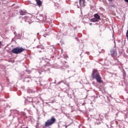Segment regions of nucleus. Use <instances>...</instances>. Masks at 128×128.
<instances>
[{"instance_id":"2eb2a0df","label":"nucleus","mask_w":128,"mask_h":128,"mask_svg":"<svg viewBox=\"0 0 128 128\" xmlns=\"http://www.w3.org/2000/svg\"><path fill=\"white\" fill-rule=\"evenodd\" d=\"M37 34H39V33H38Z\"/></svg>"},{"instance_id":"20e7f679","label":"nucleus","mask_w":128,"mask_h":128,"mask_svg":"<svg viewBox=\"0 0 128 128\" xmlns=\"http://www.w3.org/2000/svg\"><path fill=\"white\" fill-rule=\"evenodd\" d=\"M94 18L96 19L97 20H100V16L98 14H94Z\"/></svg>"},{"instance_id":"4468645a","label":"nucleus","mask_w":128,"mask_h":128,"mask_svg":"<svg viewBox=\"0 0 128 128\" xmlns=\"http://www.w3.org/2000/svg\"><path fill=\"white\" fill-rule=\"evenodd\" d=\"M92 23H90V26H92Z\"/></svg>"},{"instance_id":"dca6fc26","label":"nucleus","mask_w":128,"mask_h":128,"mask_svg":"<svg viewBox=\"0 0 128 128\" xmlns=\"http://www.w3.org/2000/svg\"><path fill=\"white\" fill-rule=\"evenodd\" d=\"M68 128V126H66V128Z\"/></svg>"},{"instance_id":"6e6552de","label":"nucleus","mask_w":128,"mask_h":128,"mask_svg":"<svg viewBox=\"0 0 128 128\" xmlns=\"http://www.w3.org/2000/svg\"><path fill=\"white\" fill-rule=\"evenodd\" d=\"M90 22H98V20L96 19V18H92L90 20Z\"/></svg>"},{"instance_id":"0eeeda50","label":"nucleus","mask_w":128,"mask_h":128,"mask_svg":"<svg viewBox=\"0 0 128 128\" xmlns=\"http://www.w3.org/2000/svg\"><path fill=\"white\" fill-rule=\"evenodd\" d=\"M20 16H24L26 14V12H24L22 10L20 11Z\"/></svg>"},{"instance_id":"423d86ee","label":"nucleus","mask_w":128,"mask_h":128,"mask_svg":"<svg viewBox=\"0 0 128 128\" xmlns=\"http://www.w3.org/2000/svg\"><path fill=\"white\" fill-rule=\"evenodd\" d=\"M36 4H38V6H42V1H40V0H36Z\"/></svg>"},{"instance_id":"f03ea898","label":"nucleus","mask_w":128,"mask_h":128,"mask_svg":"<svg viewBox=\"0 0 128 128\" xmlns=\"http://www.w3.org/2000/svg\"><path fill=\"white\" fill-rule=\"evenodd\" d=\"M24 50H26L22 48L16 47L13 48L11 52H12V54H22Z\"/></svg>"},{"instance_id":"f8f14e48","label":"nucleus","mask_w":128,"mask_h":128,"mask_svg":"<svg viewBox=\"0 0 128 128\" xmlns=\"http://www.w3.org/2000/svg\"><path fill=\"white\" fill-rule=\"evenodd\" d=\"M109 2H112V0H108Z\"/></svg>"},{"instance_id":"39448f33","label":"nucleus","mask_w":128,"mask_h":128,"mask_svg":"<svg viewBox=\"0 0 128 128\" xmlns=\"http://www.w3.org/2000/svg\"><path fill=\"white\" fill-rule=\"evenodd\" d=\"M114 49H112L110 51V56H112V58H114Z\"/></svg>"},{"instance_id":"ddd939ff","label":"nucleus","mask_w":128,"mask_h":128,"mask_svg":"<svg viewBox=\"0 0 128 128\" xmlns=\"http://www.w3.org/2000/svg\"><path fill=\"white\" fill-rule=\"evenodd\" d=\"M1 44H2V42H0V45H1Z\"/></svg>"},{"instance_id":"1a4fd4ad","label":"nucleus","mask_w":128,"mask_h":128,"mask_svg":"<svg viewBox=\"0 0 128 128\" xmlns=\"http://www.w3.org/2000/svg\"><path fill=\"white\" fill-rule=\"evenodd\" d=\"M79 2L80 4H84V0H80Z\"/></svg>"},{"instance_id":"9b49d317","label":"nucleus","mask_w":128,"mask_h":128,"mask_svg":"<svg viewBox=\"0 0 128 128\" xmlns=\"http://www.w3.org/2000/svg\"><path fill=\"white\" fill-rule=\"evenodd\" d=\"M126 2H128V0H124Z\"/></svg>"},{"instance_id":"7ed1b4c3","label":"nucleus","mask_w":128,"mask_h":128,"mask_svg":"<svg viewBox=\"0 0 128 128\" xmlns=\"http://www.w3.org/2000/svg\"><path fill=\"white\" fill-rule=\"evenodd\" d=\"M56 122V118H54V117H52L50 119L47 120V121L45 122L44 126H52V124H55Z\"/></svg>"},{"instance_id":"9d476101","label":"nucleus","mask_w":128,"mask_h":128,"mask_svg":"<svg viewBox=\"0 0 128 128\" xmlns=\"http://www.w3.org/2000/svg\"><path fill=\"white\" fill-rule=\"evenodd\" d=\"M44 18H45V20H46V18H48V16H44Z\"/></svg>"},{"instance_id":"f257e3e1","label":"nucleus","mask_w":128,"mask_h":128,"mask_svg":"<svg viewBox=\"0 0 128 128\" xmlns=\"http://www.w3.org/2000/svg\"><path fill=\"white\" fill-rule=\"evenodd\" d=\"M91 76L92 80H96L98 82H102V77L100 75V72H98V70L94 68L92 70Z\"/></svg>"}]
</instances>
